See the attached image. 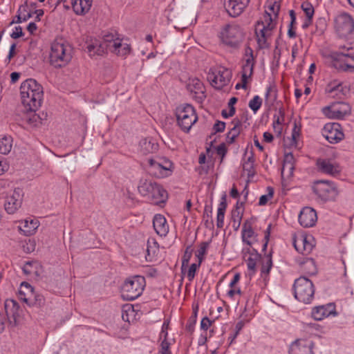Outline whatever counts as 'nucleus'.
Masks as SVG:
<instances>
[{
	"mask_svg": "<svg viewBox=\"0 0 354 354\" xmlns=\"http://www.w3.org/2000/svg\"><path fill=\"white\" fill-rule=\"evenodd\" d=\"M301 133V127L299 126L296 122H294V126L292 129V145H294L295 147H297V142L299 140V136Z\"/></svg>",
	"mask_w": 354,
	"mask_h": 354,
	"instance_id": "48",
	"label": "nucleus"
},
{
	"mask_svg": "<svg viewBox=\"0 0 354 354\" xmlns=\"http://www.w3.org/2000/svg\"><path fill=\"white\" fill-rule=\"evenodd\" d=\"M243 214V209H233L232 212L231 222L232 226L234 230H237L241 223Z\"/></svg>",
	"mask_w": 354,
	"mask_h": 354,
	"instance_id": "42",
	"label": "nucleus"
},
{
	"mask_svg": "<svg viewBox=\"0 0 354 354\" xmlns=\"http://www.w3.org/2000/svg\"><path fill=\"white\" fill-rule=\"evenodd\" d=\"M244 37L243 29L234 23L223 26L219 32V38L222 43L232 48L239 47Z\"/></svg>",
	"mask_w": 354,
	"mask_h": 354,
	"instance_id": "6",
	"label": "nucleus"
},
{
	"mask_svg": "<svg viewBox=\"0 0 354 354\" xmlns=\"http://www.w3.org/2000/svg\"><path fill=\"white\" fill-rule=\"evenodd\" d=\"M235 113V108L229 109L228 111L223 110L222 111V116L225 118H227L232 117Z\"/></svg>",
	"mask_w": 354,
	"mask_h": 354,
	"instance_id": "64",
	"label": "nucleus"
},
{
	"mask_svg": "<svg viewBox=\"0 0 354 354\" xmlns=\"http://www.w3.org/2000/svg\"><path fill=\"white\" fill-rule=\"evenodd\" d=\"M23 35H24V32L22 31V28L21 26H16L15 28V30L10 35V37L12 39H17V38L22 37Z\"/></svg>",
	"mask_w": 354,
	"mask_h": 354,
	"instance_id": "58",
	"label": "nucleus"
},
{
	"mask_svg": "<svg viewBox=\"0 0 354 354\" xmlns=\"http://www.w3.org/2000/svg\"><path fill=\"white\" fill-rule=\"evenodd\" d=\"M28 7V0H26L24 5H21L18 9V15L16 16V19H14L11 24H20L23 21V12H26V8Z\"/></svg>",
	"mask_w": 354,
	"mask_h": 354,
	"instance_id": "51",
	"label": "nucleus"
},
{
	"mask_svg": "<svg viewBox=\"0 0 354 354\" xmlns=\"http://www.w3.org/2000/svg\"><path fill=\"white\" fill-rule=\"evenodd\" d=\"M200 266H201V263H199V262H198V263H192L189 266V268L187 272V277L190 282L194 279L195 274H196V272L197 269L200 267Z\"/></svg>",
	"mask_w": 354,
	"mask_h": 354,
	"instance_id": "52",
	"label": "nucleus"
},
{
	"mask_svg": "<svg viewBox=\"0 0 354 354\" xmlns=\"http://www.w3.org/2000/svg\"><path fill=\"white\" fill-rule=\"evenodd\" d=\"M272 267V260L271 254L265 255L261 259V273L262 277H266L270 272Z\"/></svg>",
	"mask_w": 354,
	"mask_h": 354,
	"instance_id": "36",
	"label": "nucleus"
},
{
	"mask_svg": "<svg viewBox=\"0 0 354 354\" xmlns=\"http://www.w3.org/2000/svg\"><path fill=\"white\" fill-rule=\"evenodd\" d=\"M313 342L307 339H297L290 347V354H312Z\"/></svg>",
	"mask_w": 354,
	"mask_h": 354,
	"instance_id": "22",
	"label": "nucleus"
},
{
	"mask_svg": "<svg viewBox=\"0 0 354 354\" xmlns=\"http://www.w3.org/2000/svg\"><path fill=\"white\" fill-rule=\"evenodd\" d=\"M139 194L151 203L160 205L168 198L167 191L158 183L147 179H141L138 186Z\"/></svg>",
	"mask_w": 354,
	"mask_h": 354,
	"instance_id": "4",
	"label": "nucleus"
},
{
	"mask_svg": "<svg viewBox=\"0 0 354 354\" xmlns=\"http://www.w3.org/2000/svg\"><path fill=\"white\" fill-rule=\"evenodd\" d=\"M23 196L24 192L20 188H16L8 194L4 203L5 210L8 214H14L21 207Z\"/></svg>",
	"mask_w": 354,
	"mask_h": 354,
	"instance_id": "15",
	"label": "nucleus"
},
{
	"mask_svg": "<svg viewBox=\"0 0 354 354\" xmlns=\"http://www.w3.org/2000/svg\"><path fill=\"white\" fill-rule=\"evenodd\" d=\"M322 136L332 144H336L343 140L344 134L339 124L327 123L322 131Z\"/></svg>",
	"mask_w": 354,
	"mask_h": 354,
	"instance_id": "16",
	"label": "nucleus"
},
{
	"mask_svg": "<svg viewBox=\"0 0 354 354\" xmlns=\"http://www.w3.org/2000/svg\"><path fill=\"white\" fill-rule=\"evenodd\" d=\"M313 190L317 200L324 203L335 201L339 193L333 182L325 180L315 182Z\"/></svg>",
	"mask_w": 354,
	"mask_h": 354,
	"instance_id": "11",
	"label": "nucleus"
},
{
	"mask_svg": "<svg viewBox=\"0 0 354 354\" xmlns=\"http://www.w3.org/2000/svg\"><path fill=\"white\" fill-rule=\"evenodd\" d=\"M225 128V123L224 122L217 121L213 127V130L215 133L222 132L224 131Z\"/></svg>",
	"mask_w": 354,
	"mask_h": 354,
	"instance_id": "57",
	"label": "nucleus"
},
{
	"mask_svg": "<svg viewBox=\"0 0 354 354\" xmlns=\"http://www.w3.org/2000/svg\"><path fill=\"white\" fill-rule=\"evenodd\" d=\"M208 247V243H206V242H203L200 248L198 249V250L197 251V253H196V257L198 259V262L199 263H201L203 260V256L206 253V251H207V248Z\"/></svg>",
	"mask_w": 354,
	"mask_h": 354,
	"instance_id": "54",
	"label": "nucleus"
},
{
	"mask_svg": "<svg viewBox=\"0 0 354 354\" xmlns=\"http://www.w3.org/2000/svg\"><path fill=\"white\" fill-rule=\"evenodd\" d=\"M302 269L304 272L309 274H315L317 272L315 261L313 259H306L302 264Z\"/></svg>",
	"mask_w": 354,
	"mask_h": 354,
	"instance_id": "45",
	"label": "nucleus"
},
{
	"mask_svg": "<svg viewBox=\"0 0 354 354\" xmlns=\"http://www.w3.org/2000/svg\"><path fill=\"white\" fill-rule=\"evenodd\" d=\"M21 102L27 111L35 112L41 105L44 91L34 79H28L20 86Z\"/></svg>",
	"mask_w": 354,
	"mask_h": 354,
	"instance_id": "1",
	"label": "nucleus"
},
{
	"mask_svg": "<svg viewBox=\"0 0 354 354\" xmlns=\"http://www.w3.org/2000/svg\"><path fill=\"white\" fill-rule=\"evenodd\" d=\"M258 257V254H251L246 260L248 269L251 271H254L256 268V261Z\"/></svg>",
	"mask_w": 354,
	"mask_h": 354,
	"instance_id": "53",
	"label": "nucleus"
},
{
	"mask_svg": "<svg viewBox=\"0 0 354 354\" xmlns=\"http://www.w3.org/2000/svg\"><path fill=\"white\" fill-rule=\"evenodd\" d=\"M262 104V99L259 95H255L250 100L248 106L254 111H257L261 108Z\"/></svg>",
	"mask_w": 354,
	"mask_h": 354,
	"instance_id": "50",
	"label": "nucleus"
},
{
	"mask_svg": "<svg viewBox=\"0 0 354 354\" xmlns=\"http://www.w3.org/2000/svg\"><path fill=\"white\" fill-rule=\"evenodd\" d=\"M301 8L304 12H305L307 18L305 23L303 24V27L306 28L311 23L314 15V8L313 6L308 2L303 3L301 5Z\"/></svg>",
	"mask_w": 354,
	"mask_h": 354,
	"instance_id": "43",
	"label": "nucleus"
},
{
	"mask_svg": "<svg viewBox=\"0 0 354 354\" xmlns=\"http://www.w3.org/2000/svg\"><path fill=\"white\" fill-rule=\"evenodd\" d=\"M227 208L225 201V195L222 198V201L219 203L217 209L216 226L218 228H222L224 225L225 212Z\"/></svg>",
	"mask_w": 354,
	"mask_h": 354,
	"instance_id": "35",
	"label": "nucleus"
},
{
	"mask_svg": "<svg viewBox=\"0 0 354 354\" xmlns=\"http://www.w3.org/2000/svg\"><path fill=\"white\" fill-rule=\"evenodd\" d=\"M250 0H225L224 6L228 15L236 17L243 12Z\"/></svg>",
	"mask_w": 354,
	"mask_h": 354,
	"instance_id": "18",
	"label": "nucleus"
},
{
	"mask_svg": "<svg viewBox=\"0 0 354 354\" xmlns=\"http://www.w3.org/2000/svg\"><path fill=\"white\" fill-rule=\"evenodd\" d=\"M277 28V21L270 13H264L262 19L257 21L255 26V35L259 47L267 48L271 44L272 37Z\"/></svg>",
	"mask_w": 354,
	"mask_h": 354,
	"instance_id": "3",
	"label": "nucleus"
},
{
	"mask_svg": "<svg viewBox=\"0 0 354 354\" xmlns=\"http://www.w3.org/2000/svg\"><path fill=\"white\" fill-rule=\"evenodd\" d=\"M342 82L335 80L330 82L326 86L325 91L333 97L341 98L342 93Z\"/></svg>",
	"mask_w": 354,
	"mask_h": 354,
	"instance_id": "31",
	"label": "nucleus"
},
{
	"mask_svg": "<svg viewBox=\"0 0 354 354\" xmlns=\"http://www.w3.org/2000/svg\"><path fill=\"white\" fill-rule=\"evenodd\" d=\"M273 189L271 188V187H268V194H265V195H262L260 198H259V205H265L268 201L272 198V196H273Z\"/></svg>",
	"mask_w": 354,
	"mask_h": 354,
	"instance_id": "56",
	"label": "nucleus"
},
{
	"mask_svg": "<svg viewBox=\"0 0 354 354\" xmlns=\"http://www.w3.org/2000/svg\"><path fill=\"white\" fill-rule=\"evenodd\" d=\"M277 100V91L276 90L269 86L267 88L265 101L266 104H273L274 102Z\"/></svg>",
	"mask_w": 354,
	"mask_h": 354,
	"instance_id": "47",
	"label": "nucleus"
},
{
	"mask_svg": "<svg viewBox=\"0 0 354 354\" xmlns=\"http://www.w3.org/2000/svg\"><path fill=\"white\" fill-rule=\"evenodd\" d=\"M175 114L178 126L185 133L189 132L198 120L196 110L189 104H183L177 106Z\"/></svg>",
	"mask_w": 354,
	"mask_h": 354,
	"instance_id": "7",
	"label": "nucleus"
},
{
	"mask_svg": "<svg viewBox=\"0 0 354 354\" xmlns=\"http://www.w3.org/2000/svg\"><path fill=\"white\" fill-rule=\"evenodd\" d=\"M12 147V138L10 136H2L0 137V153L8 154Z\"/></svg>",
	"mask_w": 354,
	"mask_h": 354,
	"instance_id": "37",
	"label": "nucleus"
},
{
	"mask_svg": "<svg viewBox=\"0 0 354 354\" xmlns=\"http://www.w3.org/2000/svg\"><path fill=\"white\" fill-rule=\"evenodd\" d=\"M153 226L156 232L160 236H165L169 232V225L165 217L161 214L154 216Z\"/></svg>",
	"mask_w": 354,
	"mask_h": 354,
	"instance_id": "27",
	"label": "nucleus"
},
{
	"mask_svg": "<svg viewBox=\"0 0 354 354\" xmlns=\"http://www.w3.org/2000/svg\"><path fill=\"white\" fill-rule=\"evenodd\" d=\"M241 290L240 288H238L236 286H234L233 288H230V289L227 291V295L230 297L233 298L235 295H241Z\"/></svg>",
	"mask_w": 354,
	"mask_h": 354,
	"instance_id": "59",
	"label": "nucleus"
},
{
	"mask_svg": "<svg viewBox=\"0 0 354 354\" xmlns=\"http://www.w3.org/2000/svg\"><path fill=\"white\" fill-rule=\"evenodd\" d=\"M234 127L230 130L227 134V142L229 144H232L235 139L239 136L241 133L242 123L240 120L234 119L232 121Z\"/></svg>",
	"mask_w": 354,
	"mask_h": 354,
	"instance_id": "34",
	"label": "nucleus"
},
{
	"mask_svg": "<svg viewBox=\"0 0 354 354\" xmlns=\"http://www.w3.org/2000/svg\"><path fill=\"white\" fill-rule=\"evenodd\" d=\"M186 88L192 97L198 102H203L205 98V88L203 83L198 77H189Z\"/></svg>",
	"mask_w": 354,
	"mask_h": 354,
	"instance_id": "17",
	"label": "nucleus"
},
{
	"mask_svg": "<svg viewBox=\"0 0 354 354\" xmlns=\"http://www.w3.org/2000/svg\"><path fill=\"white\" fill-rule=\"evenodd\" d=\"M29 122L37 126L41 123V118L39 115L34 113L29 118Z\"/></svg>",
	"mask_w": 354,
	"mask_h": 354,
	"instance_id": "61",
	"label": "nucleus"
},
{
	"mask_svg": "<svg viewBox=\"0 0 354 354\" xmlns=\"http://www.w3.org/2000/svg\"><path fill=\"white\" fill-rule=\"evenodd\" d=\"M243 242L248 245H252L256 239V234L250 225L245 223L241 232Z\"/></svg>",
	"mask_w": 354,
	"mask_h": 354,
	"instance_id": "33",
	"label": "nucleus"
},
{
	"mask_svg": "<svg viewBox=\"0 0 354 354\" xmlns=\"http://www.w3.org/2000/svg\"><path fill=\"white\" fill-rule=\"evenodd\" d=\"M280 10L279 3L276 0H268L267 2V9L265 11L271 14L273 19H274V21H276L277 18L278 17V14Z\"/></svg>",
	"mask_w": 354,
	"mask_h": 354,
	"instance_id": "40",
	"label": "nucleus"
},
{
	"mask_svg": "<svg viewBox=\"0 0 354 354\" xmlns=\"http://www.w3.org/2000/svg\"><path fill=\"white\" fill-rule=\"evenodd\" d=\"M35 292L34 288L28 283L23 282L21 284L20 290L19 291V298L21 300L23 298H28Z\"/></svg>",
	"mask_w": 354,
	"mask_h": 354,
	"instance_id": "44",
	"label": "nucleus"
},
{
	"mask_svg": "<svg viewBox=\"0 0 354 354\" xmlns=\"http://www.w3.org/2000/svg\"><path fill=\"white\" fill-rule=\"evenodd\" d=\"M311 315L315 320L321 321L331 315H335V307L333 304L315 306L313 308Z\"/></svg>",
	"mask_w": 354,
	"mask_h": 354,
	"instance_id": "24",
	"label": "nucleus"
},
{
	"mask_svg": "<svg viewBox=\"0 0 354 354\" xmlns=\"http://www.w3.org/2000/svg\"><path fill=\"white\" fill-rule=\"evenodd\" d=\"M151 243L149 241H148L146 259L149 261H152L153 258L156 257L157 252L158 251V246L157 245V243L153 241V245H151Z\"/></svg>",
	"mask_w": 354,
	"mask_h": 354,
	"instance_id": "46",
	"label": "nucleus"
},
{
	"mask_svg": "<svg viewBox=\"0 0 354 354\" xmlns=\"http://www.w3.org/2000/svg\"><path fill=\"white\" fill-rule=\"evenodd\" d=\"M92 3L93 0H71L74 12L80 15L87 13L90 10Z\"/></svg>",
	"mask_w": 354,
	"mask_h": 354,
	"instance_id": "29",
	"label": "nucleus"
},
{
	"mask_svg": "<svg viewBox=\"0 0 354 354\" xmlns=\"http://www.w3.org/2000/svg\"><path fill=\"white\" fill-rule=\"evenodd\" d=\"M211 324V320L208 317H203L201 322V328L203 330H207L209 328Z\"/></svg>",
	"mask_w": 354,
	"mask_h": 354,
	"instance_id": "60",
	"label": "nucleus"
},
{
	"mask_svg": "<svg viewBox=\"0 0 354 354\" xmlns=\"http://www.w3.org/2000/svg\"><path fill=\"white\" fill-rule=\"evenodd\" d=\"M104 48L121 57H125L131 50L129 44L124 42L122 39L115 37L113 35H105L103 41L99 46L97 44H92L87 46L89 53L94 51L98 55L102 53Z\"/></svg>",
	"mask_w": 354,
	"mask_h": 354,
	"instance_id": "2",
	"label": "nucleus"
},
{
	"mask_svg": "<svg viewBox=\"0 0 354 354\" xmlns=\"http://www.w3.org/2000/svg\"><path fill=\"white\" fill-rule=\"evenodd\" d=\"M323 55L327 62L338 71L354 72V57L348 53L326 52Z\"/></svg>",
	"mask_w": 354,
	"mask_h": 354,
	"instance_id": "8",
	"label": "nucleus"
},
{
	"mask_svg": "<svg viewBox=\"0 0 354 354\" xmlns=\"http://www.w3.org/2000/svg\"><path fill=\"white\" fill-rule=\"evenodd\" d=\"M71 47L65 44L62 39H57L51 44L50 53V63L55 68L66 66L72 57Z\"/></svg>",
	"mask_w": 354,
	"mask_h": 354,
	"instance_id": "5",
	"label": "nucleus"
},
{
	"mask_svg": "<svg viewBox=\"0 0 354 354\" xmlns=\"http://www.w3.org/2000/svg\"><path fill=\"white\" fill-rule=\"evenodd\" d=\"M295 248L299 252L308 255L313 249V237L311 236H299L294 241Z\"/></svg>",
	"mask_w": 354,
	"mask_h": 354,
	"instance_id": "23",
	"label": "nucleus"
},
{
	"mask_svg": "<svg viewBox=\"0 0 354 354\" xmlns=\"http://www.w3.org/2000/svg\"><path fill=\"white\" fill-rule=\"evenodd\" d=\"M317 221V212L312 207H304L299 214V223L304 227H311L314 226Z\"/></svg>",
	"mask_w": 354,
	"mask_h": 354,
	"instance_id": "21",
	"label": "nucleus"
},
{
	"mask_svg": "<svg viewBox=\"0 0 354 354\" xmlns=\"http://www.w3.org/2000/svg\"><path fill=\"white\" fill-rule=\"evenodd\" d=\"M317 165L320 171L324 174L335 176L340 172V167L338 164L327 159H319Z\"/></svg>",
	"mask_w": 354,
	"mask_h": 354,
	"instance_id": "25",
	"label": "nucleus"
},
{
	"mask_svg": "<svg viewBox=\"0 0 354 354\" xmlns=\"http://www.w3.org/2000/svg\"><path fill=\"white\" fill-rule=\"evenodd\" d=\"M349 107L346 103H335L324 108V113L329 118L339 119L344 118L348 112Z\"/></svg>",
	"mask_w": 354,
	"mask_h": 354,
	"instance_id": "19",
	"label": "nucleus"
},
{
	"mask_svg": "<svg viewBox=\"0 0 354 354\" xmlns=\"http://www.w3.org/2000/svg\"><path fill=\"white\" fill-rule=\"evenodd\" d=\"M295 297L299 301L310 304L314 297L315 287L313 282L305 277H301L295 281Z\"/></svg>",
	"mask_w": 354,
	"mask_h": 354,
	"instance_id": "10",
	"label": "nucleus"
},
{
	"mask_svg": "<svg viewBox=\"0 0 354 354\" xmlns=\"http://www.w3.org/2000/svg\"><path fill=\"white\" fill-rule=\"evenodd\" d=\"M231 72L225 68L211 70L207 75V80L211 85L216 89H221L230 81Z\"/></svg>",
	"mask_w": 354,
	"mask_h": 354,
	"instance_id": "14",
	"label": "nucleus"
},
{
	"mask_svg": "<svg viewBox=\"0 0 354 354\" xmlns=\"http://www.w3.org/2000/svg\"><path fill=\"white\" fill-rule=\"evenodd\" d=\"M148 171L156 178H164L171 174L172 162L167 159H149Z\"/></svg>",
	"mask_w": 354,
	"mask_h": 354,
	"instance_id": "13",
	"label": "nucleus"
},
{
	"mask_svg": "<svg viewBox=\"0 0 354 354\" xmlns=\"http://www.w3.org/2000/svg\"><path fill=\"white\" fill-rule=\"evenodd\" d=\"M140 150L143 154L153 153L158 149V145L152 138H145L139 142Z\"/></svg>",
	"mask_w": 354,
	"mask_h": 354,
	"instance_id": "30",
	"label": "nucleus"
},
{
	"mask_svg": "<svg viewBox=\"0 0 354 354\" xmlns=\"http://www.w3.org/2000/svg\"><path fill=\"white\" fill-rule=\"evenodd\" d=\"M226 152L227 149L224 143L219 145L216 147V153L218 155L221 156L222 158L225 156Z\"/></svg>",
	"mask_w": 354,
	"mask_h": 354,
	"instance_id": "62",
	"label": "nucleus"
},
{
	"mask_svg": "<svg viewBox=\"0 0 354 354\" xmlns=\"http://www.w3.org/2000/svg\"><path fill=\"white\" fill-rule=\"evenodd\" d=\"M254 68V57L253 52L250 48L245 49V63L242 66V76L241 80L243 82V86H246L247 81L251 77L253 73Z\"/></svg>",
	"mask_w": 354,
	"mask_h": 354,
	"instance_id": "20",
	"label": "nucleus"
},
{
	"mask_svg": "<svg viewBox=\"0 0 354 354\" xmlns=\"http://www.w3.org/2000/svg\"><path fill=\"white\" fill-rule=\"evenodd\" d=\"M23 272L29 277H37L41 272V266L37 261H27L22 267Z\"/></svg>",
	"mask_w": 354,
	"mask_h": 354,
	"instance_id": "32",
	"label": "nucleus"
},
{
	"mask_svg": "<svg viewBox=\"0 0 354 354\" xmlns=\"http://www.w3.org/2000/svg\"><path fill=\"white\" fill-rule=\"evenodd\" d=\"M295 169L294 164L288 163L283 164V167L281 169V176L282 178H289L293 175V171Z\"/></svg>",
	"mask_w": 354,
	"mask_h": 354,
	"instance_id": "49",
	"label": "nucleus"
},
{
	"mask_svg": "<svg viewBox=\"0 0 354 354\" xmlns=\"http://www.w3.org/2000/svg\"><path fill=\"white\" fill-rule=\"evenodd\" d=\"M39 221L37 220H24L18 226L19 231L24 236H29L35 234L39 227Z\"/></svg>",
	"mask_w": 354,
	"mask_h": 354,
	"instance_id": "28",
	"label": "nucleus"
},
{
	"mask_svg": "<svg viewBox=\"0 0 354 354\" xmlns=\"http://www.w3.org/2000/svg\"><path fill=\"white\" fill-rule=\"evenodd\" d=\"M167 326L165 324H163L162 328V331L160 333V338H162V335H164V339L162 341L160 344V348L159 351L160 354H171V351L169 350L170 344L167 340V332L166 331Z\"/></svg>",
	"mask_w": 354,
	"mask_h": 354,
	"instance_id": "39",
	"label": "nucleus"
},
{
	"mask_svg": "<svg viewBox=\"0 0 354 354\" xmlns=\"http://www.w3.org/2000/svg\"><path fill=\"white\" fill-rule=\"evenodd\" d=\"M21 300L24 301L29 306H40L44 303V298L42 295L36 294L34 292L31 297L28 298L21 297Z\"/></svg>",
	"mask_w": 354,
	"mask_h": 354,
	"instance_id": "41",
	"label": "nucleus"
},
{
	"mask_svg": "<svg viewBox=\"0 0 354 354\" xmlns=\"http://www.w3.org/2000/svg\"><path fill=\"white\" fill-rule=\"evenodd\" d=\"M5 311L7 316V319L10 323H17V317H19V305L13 299H7L5 301Z\"/></svg>",
	"mask_w": 354,
	"mask_h": 354,
	"instance_id": "26",
	"label": "nucleus"
},
{
	"mask_svg": "<svg viewBox=\"0 0 354 354\" xmlns=\"http://www.w3.org/2000/svg\"><path fill=\"white\" fill-rule=\"evenodd\" d=\"M192 257V252H189L187 249L185 250V254L182 259V266H181V271L182 273H184L186 268L188 266L189 261Z\"/></svg>",
	"mask_w": 354,
	"mask_h": 354,
	"instance_id": "55",
	"label": "nucleus"
},
{
	"mask_svg": "<svg viewBox=\"0 0 354 354\" xmlns=\"http://www.w3.org/2000/svg\"><path fill=\"white\" fill-rule=\"evenodd\" d=\"M145 286L144 277L136 275L125 281L122 288V297L124 300L132 301L140 297Z\"/></svg>",
	"mask_w": 354,
	"mask_h": 354,
	"instance_id": "9",
	"label": "nucleus"
},
{
	"mask_svg": "<svg viewBox=\"0 0 354 354\" xmlns=\"http://www.w3.org/2000/svg\"><path fill=\"white\" fill-rule=\"evenodd\" d=\"M254 154L252 151H250V155L243 163V169L248 177L252 176L254 174Z\"/></svg>",
	"mask_w": 354,
	"mask_h": 354,
	"instance_id": "38",
	"label": "nucleus"
},
{
	"mask_svg": "<svg viewBox=\"0 0 354 354\" xmlns=\"http://www.w3.org/2000/svg\"><path fill=\"white\" fill-rule=\"evenodd\" d=\"M334 24L335 31L341 37H346L354 31V20L346 12L337 15L334 19Z\"/></svg>",
	"mask_w": 354,
	"mask_h": 354,
	"instance_id": "12",
	"label": "nucleus"
},
{
	"mask_svg": "<svg viewBox=\"0 0 354 354\" xmlns=\"http://www.w3.org/2000/svg\"><path fill=\"white\" fill-rule=\"evenodd\" d=\"M281 54V49L278 46H275L274 52H273V58L276 61L277 64L279 63Z\"/></svg>",
	"mask_w": 354,
	"mask_h": 354,
	"instance_id": "63",
	"label": "nucleus"
}]
</instances>
